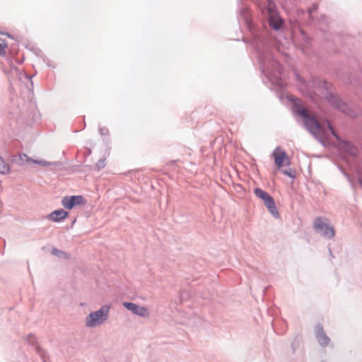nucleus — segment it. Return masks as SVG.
Returning a JSON list of instances; mask_svg holds the SVG:
<instances>
[{
	"mask_svg": "<svg viewBox=\"0 0 362 362\" xmlns=\"http://www.w3.org/2000/svg\"><path fill=\"white\" fill-rule=\"evenodd\" d=\"M298 111L299 115L303 117L304 124L308 131L316 137L319 139L327 137L328 131L337 136L333 127L327 121L324 124L319 123L315 115L305 108H300Z\"/></svg>",
	"mask_w": 362,
	"mask_h": 362,
	"instance_id": "f257e3e1",
	"label": "nucleus"
},
{
	"mask_svg": "<svg viewBox=\"0 0 362 362\" xmlns=\"http://www.w3.org/2000/svg\"><path fill=\"white\" fill-rule=\"evenodd\" d=\"M110 309V305H104L99 310L91 312L86 317V326L88 327H95L101 325L107 319Z\"/></svg>",
	"mask_w": 362,
	"mask_h": 362,
	"instance_id": "f03ea898",
	"label": "nucleus"
},
{
	"mask_svg": "<svg viewBox=\"0 0 362 362\" xmlns=\"http://www.w3.org/2000/svg\"><path fill=\"white\" fill-rule=\"evenodd\" d=\"M267 18L269 24L274 30H279L283 25V20L279 16L275 9V5L273 2L269 1L267 7Z\"/></svg>",
	"mask_w": 362,
	"mask_h": 362,
	"instance_id": "7ed1b4c3",
	"label": "nucleus"
},
{
	"mask_svg": "<svg viewBox=\"0 0 362 362\" xmlns=\"http://www.w3.org/2000/svg\"><path fill=\"white\" fill-rule=\"evenodd\" d=\"M315 230L322 233V234L329 238H332L334 236L335 232L333 227L330 226L328 220L317 218L315 219L314 223Z\"/></svg>",
	"mask_w": 362,
	"mask_h": 362,
	"instance_id": "20e7f679",
	"label": "nucleus"
},
{
	"mask_svg": "<svg viewBox=\"0 0 362 362\" xmlns=\"http://www.w3.org/2000/svg\"><path fill=\"white\" fill-rule=\"evenodd\" d=\"M272 157L274 160L275 165L279 169L283 166H288L291 164L290 158L281 148H276L274 150Z\"/></svg>",
	"mask_w": 362,
	"mask_h": 362,
	"instance_id": "39448f33",
	"label": "nucleus"
},
{
	"mask_svg": "<svg viewBox=\"0 0 362 362\" xmlns=\"http://www.w3.org/2000/svg\"><path fill=\"white\" fill-rule=\"evenodd\" d=\"M86 199L81 195L65 197L62 201L63 206L67 209H71L76 206L84 205Z\"/></svg>",
	"mask_w": 362,
	"mask_h": 362,
	"instance_id": "423d86ee",
	"label": "nucleus"
},
{
	"mask_svg": "<svg viewBox=\"0 0 362 362\" xmlns=\"http://www.w3.org/2000/svg\"><path fill=\"white\" fill-rule=\"evenodd\" d=\"M124 307L128 310L132 312L134 314L141 317H148L150 313L148 310L143 306H140L133 303L124 302L123 303Z\"/></svg>",
	"mask_w": 362,
	"mask_h": 362,
	"instance_id": "0eeeda50",
	"label": "nucleus"
},
{
	"mask_svg": "<svg viewBox=\"0 0 362 362\" xmlns=\"http://www.w3.org/2000/svg\"><path fill=\"white\" fill-rule=\"evenodd\" d=\"M68 216V212L63 209L55 210L52 211L49 216L48 219L54 222H58L66 218Z\"/></svg>",
	"mask_w": 362,
	"mask_h": 362,
	"instance_id": "6e6552de",
	"label": "nucleus"
},
{
	"mask_svg": "<svg viewBox=\"0 0 362 362\" xmlns=\"http://www.w3.org/2000/svg\"><path fill=\"white\" fill-rule=\"evenodd\" d=\"M264 205L267 208L268 211L274 216H279V212L276 207V204L274 199L271 197L266 202H264Z\"/></svg>",
	"mask_w": 362,
	"mask_h": 362,
	"instance_id": "1a4fd4ad",
	"label": "nucleus"
},
{
	"mask_svg": "<svg viewBox=\"0 0 362 362\" xmlns=\"http://www.w3.org/2000/svg\"><path fill=\"white\" fill-rule=\"evenodd\" d=\"M254 193L257 197L261 199L264 202H266L269 198L271 197V196L267 192H266L265 191H264L259 188L255 189Z\"/></svg>",
	"mask_w": 362,
	"mask_h": 362,
	"instance_id": "9d476101",
	"label": "nucleus"
},
{
	"mask_svg": "<svg viewBox=\"0 0 362 362\" xmlns=\"http://www.w3.org/2000/svg\"><path fill=\"white\" fill-rule=\"evenodd\" d=\"M19 159L23 163H27V162H29V161H32L34 163H37V164H40V165H45L46 164V163L44 162V161H38V160H32L26 154H24V153L19 155Z\"/></svg>",
	"mask_w": 362,
	"mask_h": 362,
	"instance_id": "9b49d317",
	"label": "nucleus"
},
{
	"mask_svg": "<svg viewBox=\"0 0 362 362\" xmlns=\"http://www.w3.org/2000/svg\"><path fill=\"white\" fill-rule=\"evenodd\" d=\"M8 165L0 157V173L6 174L9 172Z\"/></svg>",
	"mask_w": 362,
	"mask_h": 362,
	"instance_id": "f8f14e48",
	"label": "nucleus"
},
{
	"mask_svg": "<svg viewBox=\"0 0 362 362\" xmlns=\"http://www.w3.org/2000/svg\"><path fill=\"white\" fill-rule=\"evenodd\" d=\"M317 339L319 343L322 346L328 344L329 341V339L323 332L318 334Z\"/></svg>",
	"mask_w": 362,
	"mask_h": 362,
	"instance_id": "ddd939ff",
	"label": "nucleus"
},
{
	"mask_svg": "<svg viewBox=\"0 0 362 362\" xmlns=\"http://www.w3.org/2000/svg\"><path fill=\"white\" fill-rule=\"evenodd\" d=\"M332 103L336 107L341 109V111H345V105L338 98L333 97Z\"/></svg>",
	"mask_w": 362,
	"mask_h": 362,
	"instance_id": "4468645a",
	"label": "nucleus"
},
{
	"mask_svg": "<svg viewBox=\"0 0 362 362\" xmlns=\"http://www.w3.org/2000/svg\"><path fill=\"white\" fill-rule=\"evenodd\" d=\"M8 44L5 40L0 38V56H4L6 54V49Z\"/></svg>",
	"mask_w": 362,
	"mask_h": 362,
	"instance_id": "2eb2a0df",
	"label": "nucleus"
},
{
	"mask_svg": "<svg viewBox=\"0 0 362 362\" xmlns=\"http://www.w3.org/2000/svg\"><path fill=\"white\" fill-rule=\"evenodd\" d=\"M284 174L288 176V177H294V174H293V172L292 170H284Z\"/></svg>",
	"mask_w": 362,
	"mask_h": 362,
	"instance_id": "dca6fc26",
	"label": "nucleus"
},
{
	"mask_svg": "<svg viewBox=\"0 0 362 362\" xmlns=\"http://www.w3.org/2000/svg\"><path fill=\"white\" fill-rule=\"evenodd\" d=\"M97 165H98V168H102L105 165L104 161H99Z\"/></svg>",
	"mask_w": 362,
	"mask_h": 362,
	"instance_id": "f3484780",
	"label": "nucleus"
},
{
	"mask_svg": "<svg viewBox=\"0 0 362 362\" xmlns=\"http://www.w3.org/2000/svg\"><path fill=\"white\" fill-rule=\"evenodd\" d=\"M355 152H356V149H355V148L351 147V150H350V153H351V154H354V153H355Z\"/></svg>",
	"mask_w": 362,
	"mask_h": 362,
	"instance_id": "a211bd4d",
	"label": "nucleus"
},
{
	"mask_svg": "<svg viewBox=\"0 0 362 362\" xmlns=\"http://www.w3.org/2000/svg\"><path fill=\"white\" fill-rule=\"evenodd\" d=\"M359 182H360V184L362 186V177L359 178Z\"/></svg>",
	"mask_w": 362,
	"mask_h": 362,
	"instance_id": "6ab92c4d",
	"label": "nucleus"
}]
</instances>
